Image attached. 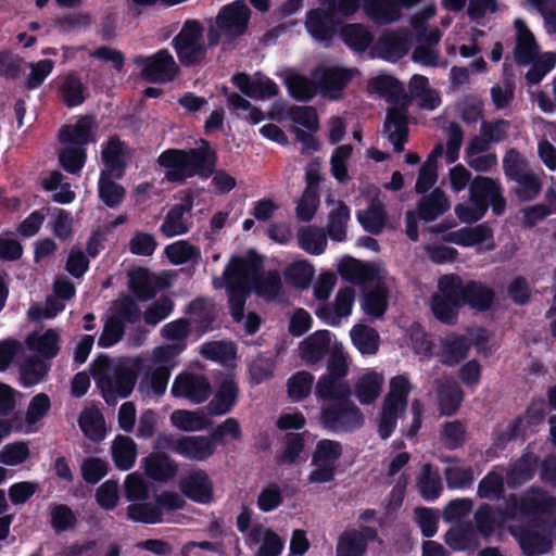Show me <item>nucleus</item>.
Segmentation results:
<instances>
[{
	"label": "nucleus",
	"mask_w": 556,
	"mask_h": 556,
	"mask_svg": "<svg viewBox=\"0 0 556 556\" xmlns=\"http://www.w3.org/2000/svg\"><path fill=\"white\" fill-rule=\"evenodd\" d=\"M256 275L253 263L243 257H231L220 278L214 279L216 289L226 288L228 292L231 316L236 321H243L247 334H254L260 326L261 318L255 313L243 314L245 299L250 293V285Z\"/></svg>",
	"instance_id": "1"
},
{
	"label": "nucleus",
	"mask_w": 556,
	"mask_h": 556,
	"mask_svg": "<svg viewBox=\"0 0 556 556\" xmlns=\"http://www.w3.org/2000/svg\"><path fill=\"white\" fill-rule=\"evenodd\" d=\"M215 162V152L205 141L195 149L167 150L159 156V164L165 168L166 179L173 182H184L195 175L207 178L214 172Z\"/></svg>",
	"instance_id": "2"
},
{
	"label": "nucleus",
	"mask_w": 556,
	"mask_h": 556,
	"mask_svg": "<svg viewBox=\"0 0 556 556\" xmlns=\"http://www.w3.org/2000/svg\"><path fill=\"white\" fill-rule=\"evenodd\" d=\"M514 60L518 65H531L526 75L529 84H539L556 64V53H541L534 34L521 18L514 21Z\"/></svg>",
	"instance_id": "3"
},
{
	"label": "nucleus",
	"mask_w": 556,
	"mask_h": 556,
	"mask_svg": "<svg viewBox=\"0 0 556 556\" xmlns=\"http://www.w3.org/2000/svg\"><path fill=\"white\" fill-rule=\"evenodd\" d=\"M251 10L242 0L224 5L214 18L207 21V41L210 47L222 43L229 47L237 38L245 34Z\"/></svg>",
	"instance_id": "4"
},
{
	"label": "nucleus",
	"mask_w": 556,
	"mask_h": 556,
	"mask_svg": "<svg viewBox=\"0 0 556 556\" xmlns=\"http://www.w3.org/2000/svg\"><path fill=\"white\" fill-rule=\"evenodd\" d=\"M130 362L131 364H113L105 359L94 371V378L108 404L114 405L118 397H127L132 392L137 381L134 367L141 364V357H134Z\"/></svg>",
	"instance_id": "5"
},
{
	"label": "nucleus",
	"mask_w": 556,
	"mask_h": 556,
	"mask_svg": "<svg viewBox=\"0 0 556 556\" xmlns=\"http://www.w3.org/2000/svg\"><path fill=\"white\" fill-rule=\"evenodd\" d=\"M556 497L538 486H530L520 496L510 495L503 509L502 521L518 520L522 516L553 515Z\"/></svg>",
	"instance_id": "6"
},
{
	"label": "nucleus",
	"mask_w": 556,
	"mask_h": 556,
	"mask_svg": "<svg viewBox=\"0 0 556 556\" xmlns=\"http://www.w3.org/2000/svg\"><path fill=\"white\" fill-rule=\"evenodd\" d=\"M204 27L197 20H188L173 39V46L182 65L192 66L201 63L207 52L204 41Z\"/></svg>",
	"instance_id": "7"
},
{
	"label": "nucleus",
	"mask_w": 556,
	"mask_h": 556,
	"mask_svg": "<svg viewBox=\"0 0 556 556\" xmlns=\"http://www.w3.org/2000/svg\"><path fill=\"white\" fill-rule=\"evenodd\" d=\"M438 293L431 299V311L437 319L444 324H454L458 308L464 305L462 279L457 276L440 278Z\"/></svg>",
	"instance_id": "8"
},
{
	"label": "nucleus",
	"mask_w": 556,
	"mask_h": 556,
	"mask_svg": "<svg viewBox=\"0 0 556 556\" xmlns=\"http://www.w3.org/2000/svg\"><path fill=\"white\" fill-rule=\"evenodd\" d=\"M525 556L547 554L553 547L552 529L545 521H534L527 526L509 527Z\"/></svg>",
	"instance_id": "9"
},
{
	"label": "nucleus",
	"mask_w": 556,
	"mask_h": 556,
	"mask_svg": "<svg viewBox=\"0 0 556 556\" xmlns=\"http://www.w3.org/2000/svg\"><path fill=\"white\" fill-rule=\"evenodd\" d=\"M320 425L333 432H349L361 428L364 417L361 409L350 400L336 406H324L319 414Z\"/></svg>",
	"instance_id": "10"
},
{
	"label": "nucleus",
	"mask_w": 556,
	"mask_h": 556,
	"mask_svg": "<svg viewBox=\"0 0 556 556\" xmlns=\"http://www.w3.org/2000/svg\"><path fill=\"white\" fill-rule=\"evenodd\" d=\"M160 445L166 447L184 458L203 462L215 452V445L211 437L190 435L177 439L164 437L160 439Z\"/></svg>",
	"instance_id": "11"
},
{
	"label": "nucleus",
	"mask_w": 556,
	"mask_h": 556,
	"mask_svg": "<svg viewBox=\"0 0 556 556\" xmlns=\"http://www.w3.org/2000/svg\"><path fill=\"white\" fill-rule=\"evenodd\" d=\"M503 190L498 180L486 176H477L469 186V200L488 211L492 207L496 215H502L506 207Z\"/></svg>",
	"instance_id": "12"
},
{
	"label": "nucleus",
	"mask_w": 556,
	"mask_h": 556,
	"mask_svg": "<svg viewBox=\"0 0 556 556\" xmlns=\"http://www.w3.org/2000/svg\"><path fill=\"white\" fill-rule=\"evenodd\" d=\"M136 64L141 67V76L150 83L170 81L178 73L173 55L165 49L150 56L138 58Z\"/></svg>",
	"instance_id": "13"
},
{
	"label": "nucleus",
	"mask_w": 556,
	"mask_h": 556,
	"mask_svg": "<svg viewBox=\"0 0 556 556\" xmlns=\"http://www.w3.org/2000/svg\"><path fill=\"white\" fill-rule=\"evenodd\" d=\"M378 539V532L371 527L348 529L343 531L337 542L336 556H363L369 542Z\"/></svg>",
	"instance_id": "14"
},
{
	"label": "nucleus",
	"mask_w": 556,
	"mask_h": 556,
	"mask_svg": "<svg viewBox=\"0 0 556 556\" xmlns=\"http://www.w3.org/2000/svg\"><path fill=\"white\" fill-rule=\"evenodd\" d=\"M351 394L349 381L332 379L330 376H319L315 384V397L320 405V412L324 406H336L346 402Z\"/></svg>",
	"instance_id": "15"
},
{
	"label": "nucleus",
	"mask_w": 556,
	"mask_h": 556,
	"mask_svg": "<svg viewBox=\"0 0 556 556\" xmlns=\"http://www.w3.org/2000/svg\"><path fill=\"white\" fill-rule=\"evenodd\" d=\"M170 392L175 397H184L199 404L208 397L210 383L203 376L184 374L176 377Z\"/></svg>",
	"instance_id": "16"
},
{
	"label": "nucleus",
	"mask_w": 556,
	"mask_h": 556,
	"mask_svg": "<svg viewBox=\"0 0 556 556\" xmlns=\"http://www.w3.org/2000/svg\"><path fill=\"white\" fill-rule=\"evenodd\" d=\"M179 489L193 502L208 504L213 501V483L204 470L190 471L180 480Z\"/></svg>",
	"instance_id": "17"
},
{
	"label": "nucleus",
	"mask_w": 556,
	"mask_h": 556,
	"mask_svg": "<svg viewBox=\"0 0 556 556\" xmlns=\"http://www.w3.org/2000/svg\"><path fill=\"white\" fill-rule=\"evenodd\" d=\"M438 409L441 416L456 414L464 400V393L458 383L451 377H442L434 381Z\"/></svg>",
	"instance_id": "18"
},
{
	"label": "nucleus",
	"mask_w": 556,
	"mask_h": 556,
	"mask_svg": "<svg viewBox=\"0 0 556 556\" xmlns=\"http://www.w3.org/2000/svg\"><path fill=\"white\" fill-rule=\"evenodd\" d=\"M441 36V31L437 27H432L426 35H419L418 45L412 53V60L429 67L445 65L438 49Z\"/></svg>",
	"instance_id": "19"
},
{
	"label": "nucleus",
	"mask_w": 556,
	"mask_h": 556,
	"mask_svg": "<svg viewBox=\"0 0 556 556\" xmlns=\"http://www.w3.org/2000/svg\"><path fill=\"white\" fill-rule=\"evenodd\" d=\"M235 86L247 97L264 100L278 94L279 88L270 78L255 75L253 77L245 73L232 77Z\"/></svg>",
	"instance_id": "20"
},
{
	"label": "nucleus",
	"mask_w": 556,
	"mask_h": 556,
	"mask_svg": "<svg viewBox=\"0 0 556 556\" xmlns=\"http://www.w3.org/2000/svg\"><path fill=\"white\" fill-rule=\"evenodd\" d=\"M384 134L396 152L403 151L404 143L407 141L408 136L407 110L404 104L394 105L388 110L384 122Z\"/></svg>",
	"instance_id": "21"
},
{
	"label": "nucleus",
	"mask_w": 556,
	"mask_h": 556,
	"mask_svg": "<svg viewBox=\"0 0 556 556\" xmlns=\"http://www.w3.org/2000/svg\"><path fill=\"white\" fill-rule=\"evenodd\" d=\"M354 300V289H340L336 295L333 307L324 304L316 309V315L328 325L336 326L341 318L348 317L352 313Z\"/></svg>",
	"instance_id": "22"
},
{
	"label": "nucleus",
	"mask_w": 556,
	"mask_h": 556,
	"mask_svg": "<svg viewBox=\"0 0 556 556\" xmlns=\"http://www.w3.org/2000/svg\"><path fill=\"white\" fill-rule=\"evenodd\" d=\"M330 341L328 330L315 331L300 342L298 348L300 358L309 366L320 363L329 352Z\"/></svg>",
	"instance_id": "23"
},
{
	"label": "nucleus",
	"mask_w": 556,
	"mask_h": 556,
	"mask_svg": "<svg viewBox=\"0 0 556 556\" xmlns=\"http://www.w3.org/2000/svg\"><path fill=\"white\" fill-rule=\"evenodd\" d=\"M338 271L344 280L363 286L365 289L374 285L380 277L378 270L372 265L362 263L354 258H348L341 262Z\"/></svg>",
	"instance_id": "24"
},
{
	"label": "nucleus",
	"mask_w": 556,
	"mask_h": 556,
	"mask_svg": "<svg viewBox=\"0 0 556 556\" xmlns=\"http://www.w3.org/2000/svg\"><path fill=\"white\" fill-rule=\"evenodd\" d=\"M409 40L408 30H388L379 38L377 47L383 59L396 61L407 54Z\"/></svg>",
	"instance_id": "25"
},
{
	"label": "nucleus",
	"mask_w": 556,
	"mask_h": 556,
	"mask_svg": "<svg viewBox=\"0 0 556 556\" xmlns=\"http://www.w3.org/2000/svg\"><path fill=\"white\" fill-rule=\"evenodd\" d=\"M305 27L308 34L318 41H328L336 31L333 12L329 9H315L307 12Z\"/></svg>",
	"instance_id": "26"
},
{
	"label": "nucleus",
	"mask_w": 556,
	"mask_h": 556,
	"mask_svg": "<svg viewBox=\"0 0 556 556\" xmlns=\"http://www.w3.org/2000/svg\"><path fill=\"white\" fill-rule=\"evenodd\" d=\"M314 78L318 81L325 94L336 99L351 80L352 74L350 71L340 67H325L316 70Z\"/></svg>",
	"instance_id": "27"
},
{
	"label": "nucleus",
	"mask_w": 556,
	"mask_h": 556,
	"mask_svg": "<svg viewBox=\"0 0 556 556\" xmlns=\"http://www.w3.org/2000/svg\"><path fill=\"white\" fill-rule=\"evenodd\" d=\"M384 377L382 374L367 369L354 383V394L357 401L363 405L374 403L382 391Z\"/></svg>",
	"instance_id": "28"
},
{
	"label": "nucleus",
	"mask_w": 556,
	"mask_h": 556,
	"mask_svg": "<svg viewBox=\"0 0 556 556\" xmlns=\"http://www.w3.org/2000/svg\"><path fill=\"white\" fill-rule=\"evenodd\" d=\"M94 122L90 116H84L73 126H64L60 130V141L63 144H72L84 148L85 144L94 141Z\"/></svg>",
	"instance_id": "29"
},
{
	"label": "nucleus",
	"mask_w": 556,
	"mask_h": 556,
	"mask_svg": "<svg viewBox=\"0 0 556 556\" xmlns=\"http://www.w3.org/2000/svg\"><path fill=\"white\" fill-rule=\"evenodd\" d=\"M451 207V202L443 190L435 188L424 194L417 202V211L421 219L432 222Z\"/></svg>",
	"instance_id": "30"
},
{
	"label": "nucleus",
	"mask_w": 556,
	"mask_h": 556,
	"mask_svg": "<svg viewBox=\"0 0 556 556\" xmlns=\"http://www.w3.org/2000/svg\"><path fill=\"white\" fill-rule=\"evenodd\" d=\"M363 8L378 25L391 24L401 17V8L395 0H363Z\"/></svg>",
	"instance_id": "31"
},
{
	"label": "nucleus",
	"mask_w": 556,
	"mask_h": 556,
	"mask_svg": "<svg viewBox=\"0 0 556 556\" xmlns=\"http://www.w3.org/2000/svg\"><path fill=\"white\" fill-rule=\"evenodd\" d=\"M28 349L37 353L41 358L50 359L60 351V336L53 329L43 332H35L27 337Z\"/></svg>",
	"instance_id": "32"
},
{
	"label": "nucleus",
	"mask_w": 556,
	"mask_h": 556,
	"mask_svg": "<svg viewBox=\"0 0 556 556\" xmlns=\"http://www.w3.org/2000/svg\"><path fill=\"white\" fill-rule=\"evenodd\" d=\"M492 239V230L485 224L464 227L444 236V240L462 247H473Z\"/></svg>",
	"instance_id": "33"
},
{
	"label": "nucleus",
	"mask_w": 556,
	"mask_h": 556,
	"mask_svg": "<svg viewBox=\"0 0 556 556\" xmlns=\"http://www.w3.org/2000/svg\"><path fill=\"white\" fill-rule=\"evenodd\" d=\"M102 160L105 168L102 172L119 178L126 166V152L123 142L113 137L106 142L102 149Z\"/></svg>",
	"instance_id": "34"
},
{
	"label": "nucleus",
	"mask_w": 556,
	"mask_h": 556,
	"mask_svg": "<svg viewBox=\"0 0 556 556\" xmlns=\"http://www.w3.org/2000/svg\"><path fill=\"white\" fill-rule=\"evenodd\" d=\"M170 422L177 429L186 432L201 431L212 426V420L203 410H175L170 415Z\"/></svg>",
	"instance_id": "35"
},
{
	"label": "nucleus",
	"mask_w": 556,
	"mask_h": 556,
	"mask_svg": "<svg viewBox=\"0 0 556 556\" xmlns=\"http://www.w3.org/2000/svg\"><path fill=\"white\" fill-rule=\"evenodd\" d=\"M362 307L367 315L375 318H379L386 313L388 308V289L380 281V277L374 285L367 288Z\"/></svg>",
	"instance_id": "36"
},
{
	"label": "nucleus",
	"mask_w": 556,
	"mask_h": 556,
	"mask_svg": "<svg viewBox=\"0 0 556 556\" xmlns=\"http://www.w3.org/2000/svg\"><path fill=\"white\" fill-rule=\"evenodd\" d=\"M448 466L444 469V477L448 489L460 490L473 483V469L465 466L459 459L442 458Z\"/></svg>",
	"instance_id": "37"
},
{
	"label": "nucleus",
	"mask_w": 556,
	"mask_h": 556,
	"mask_svg": "<svg viewBox=\"0 0 556 556\" xmlns=\"http://www.w3.org/2000/svg\"><path fill=\"white\" fill-rule=\"evenodd\" d=\"M463 303H468L477 311H486L491 307L494 299L492 289L478 281L462 283Z\"/></svg>",
	"instance_id": "38"
},
{
	"label": "nucleus",
	"mask_w": 556,
	"mask_h": 556,
	"mask_svg": "<svg viewBox=\"0 0 556 556\" xmlns=\"http://www.w3.org/2000/svg\"><path fill=\"white\" fill-rule=\"evenodd\" d=\"M326 201L328 204L333 205L329 213V220L327 225L328 235L332 240L341 242L346 237V225L350 219V210L341 201L330 199H327Z\"/></svg>",
	"instance_id": "39"
},
{
	"label": "nucleus",
	"mask_w": 556,
	"mask_h": 556,
	"mask_svg": "<svg viewBox=\"0 0 556 556\" xmlns=\"http://www.w3.org/2000/svg\"><path fill=\"white\" fill-rule=\"evenodd\" d=\"M237 394V383L232 379H225L207 405L208 413L215 416L228 413L236 403Z\"/></svg>",
	"instance_id": "40"
},
{
	"label": "nucleus",
	"mask_w": 556,
	"mask_h": 556,
	"mask_svg": "<svg viewBox=\"0 0 556 556\" xmlns=\"http://www.w3.org/2000/svg\"><path fill=\"white\" fill-rule=\"evenodd\" d=\"M538 460V456L533 453L522 454L519 459L510 465L506 472L508 485L516 488L530 480L533 477Z\"/></svg>",
	"instance_id": "41"
},
{
	"label": "nucleus",
	"mask_w": 556,
	"mask_h": 556,
	"mask_svg": "<svg viewBox=\"0 0 556 556\" xmlns=\"http://www.w3.org/2000/svg\"><path fill=\"white\" fill-rule=\"evenodd\" d=\"M170 371L167 366H153L139 382V391L144 394L163 395L167 389Z\"/></svg>",
	"instance_id": "42"
},
{
	"label": "nucleus",
	"mask_w": 556,
	"mask_h": 556,
	"mask_svg": "<svg viewBox=\"0 0 556 556\" xmlns=\"http://www.w3.org/2000/svg\"><path fill=\"white\" fill-rule=\"evenodd\" d=\"M144 470L151 479L165 482L177 473V464L166 455L154 454L144 459Z\"/></svg>",
	"instance_id": "43"
},
{
	"label": "nucleus",
	"mask_w": 556,
	"mask_h": 556,
	"mask_svg": "<svg viewBox=\"0 0 556 556\" xmlns=\"http://www.w3.org/2000/svg\"><path fill=\"white\" fill-rule=\"evenodd\" d=\"M445 543L455 551L472 549L479 545L478 534L471 525H458L444 535Z\"/></svg>",
	"instance_id": "44"
},
{
	"label": "nucleus",
	"mask_w": 556,
	"mask_h": 556,
	"mask_svg": "<svg viewBox=\"0 0 556 556\" xmlns=\"http://www.w3.org/2000/svg\"><path fill=\"white\" fill-rule=\"evenodd\" d=\"M285 83L289 94L300 102H307L313 99L317 92L315 81L296 72L286 74Z\"/></svg>",
	"instance_id": "45"
},
{
	"label": "nucleus",
	"mask_w": 556,
	"mask_h": 556,
	"mask_svg": "<svg viewBox=\"0 0 556 556\" xmlns=\"http://www.w3.org/2000/svg\"><path fill=\"white\" fill-rule=\"evenodd\" d=\"M112 456L117 468L128 470L135 464L137 445L126 435H117L112 443Z\"/></svg>",
	"instance_id": "46"
},
{
	"label": "nucleus",
	"mask_w": 556,
	"mask_h": 556,
	"mask_svg": "<svg viewBox=\"0 0 556 556\" xmlns=\"http://www.w3.org/2000/svg\"><path fill=\"white\" fill-rule=\"evenodd\" d=\"M412 389L413 384L405 375L393 377L390 380L389 392L383 404L405 412L407 407V399Z\"/></svg>",
	"instance_id": "47"
},
{
	"label": "nucleus",
	"mask_w": 556,
	"mask_h": 556,
	"mask_svg": "<svg viewBox=\"0 0 556 556\" xmlns=\"http://www.w3.org/2000/svg\"><path fill=\"white\" fill-rule=\"evenodd\" d=\"M417 488L427 501L438 498L443 490L438 470L430 464H425L417 479Z\"/></svg>",
	"instance_id": "48"
},
{
	"label": "nucleus",
	"mask_w": 556,
	"mask_h": 556,
	"mask_svg": "<svg viewBox=\"0 0 556 556\" xmlns=\"http://www.w3.org/2000/svg\"><path fill=\"white\" fill-rule=\"evenodd\" d=\"M298 241L299 245L312 255H320L327 247L325 230L316 226H307L299 229Z\"/></svg>",
	"instance_id": "49"
},
{
	"label": "nucleus",
	"mask_w": 556,
	"mask_h": 556,
	"mask_svg": "<svg viewBox=\"0 0 556 556\" xmlns=\"http://www.w3.org/2000/svg\"><path fill=\"white\" fill-rule=\"evenodd\" d=\"M78 424L81 431L88 439L92 441H100L104 438V419L97 408L86 407L80 413Z\"/></svg>",
	"instance_id": "50"
},
{
	"label": "nucleus",
	"mask_w": 556,
	"mask_h": 556,
	"mask_svg": "<svg viewBox=\"0 0 556 556\" xmlns=\"http://www.w3.org/2000/svg\"><path fill=\"white\" fill-rule=\"evenodd\" d=\"M127 517L135 522L160 523L163 521L161 506L154 503L138 501L127 507Z\"/></svg>",
	"instance_id": "51"
},
{
	"label": "nucleus",
	"mask_w": 556,
	"mask_h": 556,
	"mask_svg": "<svg viewBox=\"0 0 556 556\" xmlns=\"http://www.w3.org/2000/svg\"><path fill=\"white\" fill-rule=\"evenodd\" d=\"M356 217L366 231L378 235L386 224L383 204L380 201L372 200L366 210L357 212Z\"/></svg>",
	"instance_id": "52"
},
{
	"label": "nucleus",
	"mask_w": 556,
	"mask_h": 556,
	"mask_svg": "<svg viewBox=\"0 0 556 556\" xmlns=\"http://www.w3.org/2000/svg\"><path fill=\"white\" fill-rule=\"evenodd\" d=\"M187 208L182 204L174 205L165 216L160 228L165 237L181 236L189 230V222L185 217Z\"/></svg>",
	"instance_id": "53"
},
{
	"label": "nucleus",
	"mask_w": 556,
	"mask_h": 556,
	"mask_svg": "<svg viewBox=\"0 0 556 556\" xmlns=\"http://www.w3.org/2000/svg\"><path fill=\"white\" fill-rule=\"evenodd\" d=\"M315 378L306 370L293 374L287 381L288 396L292 402H300L306 399L313 390Z\"/></svg>",
	"instance_id": "54"
},
{
	"label": "nucleus",
	"mask_w": 556,
	"mask_h": 556,
	"mask_svg": "<svg viewBox=\"0 0 556 556\" xmlns=\"http://www.w3.org/2000/svg\"><path fill=\"white\" fill-rule=\"evenodd\" d=\"M165 254L174 265H182L188 262L197 263L201 258L200 249L187 240H178L167 245Z\"/></svg>",
	"instance_id": "55"
},
{
	"label": "nucleus",
	"mask_w": 556,
	"mask_h": 556,
	"mask_svg": "<svg viewBox=\"0 0 556 556\" xmlns=\"http://www.w3.org/2000/svg\"><path fill=\"white\" fill-rule=\"evenodd\" d=\"M49 370L45 359L27 357L20 367V380L24 387H33L39 383Z\"/></svg>",
	"instance_id": "56"
},
{
	"label": "nucleus",
	"mask_w": 556,
	"mask_h": 556,
	"mask_svg": "<svg viewBox=\"0 0 556 556\" xmlns=\"http://www.w3.org/2000/svg\"><path fill=\"white\" fill-rule=\"evenodd\" d=\"M342 40L352 49L357 51L366 50L372 42V35L362 24H348L341 28Z\"/></svg>",
	"instance_id": "57"
},
{
	"label": "nucleus",
	"mask_w": 556,
	"mask_h": 556,
	"mask_svg": "<svg viewBox=\"0 0 556 556\" xmlns=\"http://www.w3.org/2000/svg\"><path fill=\"white\" fill-rule=\"evenodd\" d=\"M368 91L376 93L389 102L396 101L403 92V87L399 80L391 76L380 75L368 81Z\"/></svg>",
	"instance_id": "58"
},
{
	"label": "nucleus",
	"mask_w": 556,
	"mask_h": 556,
	"mask_svg": "<svg viewBox=\"0 0 556 556\" xmlns=\"http://www.w3.org/2000/svg\"><path fill=\"white\" fill-rule=\"evenodd\" d=\"M466 432V425L463 421H445L440 428V441L447 450H456L464 445Z\"/></svg>",
	"instance_id": "59"
},
{
	"label": "nucleus",
	"mask_w": 556,
	"mask_h": 556,
	"mask_svg": "<svg viewBox=\"0 0 556 556\" xmlns=\"http://www.w3.org/2000/svg\"><path fill=\"white\" fill-rule=\"evenodd\" d=\"M342 455V445L339 441L324 439L317 442L312 456V464H325L336 468Z\"/></svg>",
	"instance_id": "60"
},
{
	"label": "nucleus",
	"mask_w": 556,
	"mask_h": 556,
	"mask_svg": "<svg viewBox=\"0 0 556 556\" xmlns=\"http://www.w3.org/2000/svg\"><path fill=\"white\" fill-rule=\"evenodd\" d=\"M353 344L362 354H375L378 350L377 331L364 325L354 326L351 330Z\"/></svg>",
	"instance_id": "61"
},
{
	"label": "nucleus",
	"mask_w": 556,
	"mask_h": 556,
	"mask_svg": "<svg viewBox=\"0 0 556 556\" xmlns=\"http://www.w3.org/2000/svg\"><path fill=\"white\" fill-rule=\"evenodd\" d=\"M504 470L495 467L479 482L477 493L481 498H500L504 493Z\"/></svg>",
	"instance_id": "62"
},
{
	"label": "nucleus",
	"mask_w": 556,
	"mask_h": 556,
	"mask_svg": "<svg viewBox=\"0 0 556 556\" xmlns=\"http://www.w3.org/2000/svg\"><path fill=\"white\" fill-rule=\"evenodd\" d=\"M314 267L307 261L301 260L290 264L285 270L286 280L292 286L305 289L314 277Z\"/></svg>",
	"instance_id": "63"
},
{
	"label": "nucleus",
	"mask_w": 556,
	"mask_h": 556,
	"mask_svg": "<svg viewBox=\"0 0 556 556\" xmlns=\"http://www.w3.org/2000/svg\"><path fill=\"white\" fill-rule=\"evenodd\" d=\"M111 177L106 172H101L98 191L103 203L110 207H116L123 201L125 190L121 185L113 181Z\"/></svg>",
	"instance_id": "64"
}]
</instances>
